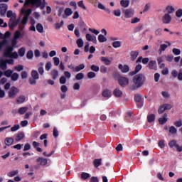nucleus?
<instances>
[{"label": "nucleus", "mask_w": 182, "mask_h": 182, "mask_svg": "<svg viewBox=\"0 0 182 182\" xmlns=\"http://www.w3.org/2000/svg\"><path fill=\"white\" fill-rule=\"evenodd\" d=\"M144 82H146V75L142 73H139L136 75L133 78V85L132 86V90H137V89H140L144 85Z\"/></svg>", "instance_id": "obj_1"}, {"label": "nucleus", "mask_w": 182, "mask_h": 182, "mask_svg": "<svg viewBox=\"0 0 182 182\" xmlns=\"http://www.w3.org/2000/svg\"><path fill=\"white\" fill-rule=\"evenodd\" d=\"M29 5L36 6V8H39L40 6L41 9H45L46 1L45 0H26L24 6H29Z\"/></svg>", "instance_id": "obj_2"}, {"label": "nucleus", "mask_w": 182, "mask_h": 182, "mask_svg": "<svg viewBox=\"0 0 182 182\" xmlns=\"http://www.w3.org/2000/svg\"><path fill=\"white\" fill-rule=\"evenodd\" d=\"M21 14H24L21 23L22 25H26V23H28V21L29 20V16H31V14H32V9H28L27 10L22 9Z\"/></svg>", "instance_id": "obj_3"}, {"label": "nucleus", "mask_w": 182, "mask_h": 182, "mask_svg": "<svg viewBox=\"0 0 182 182\" xmlns=\"http://www.w3.org/2000/svg\"><path fill=\"white\" fill-rule=\"evenodd\" d=\"M21 22V19L16 20V16H13L9 21V28L10 29H14L16 26H18V24Z\"/></svg>", "instance_id": "obj_4"}, {"label": "nucleus", "mask_w": 182, "mask_h": 182, "mask_svg": "<svg viewBox=\"0 0 182 182\" xmlns=\"http://www.w3.org/2000/svg\"><path fill=\"white\" fill-rule=\"evenodd\" d=\"M118 82L122 87H125V86H127V85H129V78L126 77L119 76Z\"/></svg>", "instance_id": "obj_5"}, {"label": "nucleus", "mask_w": 182, "mask_h": 182, "mask_svg": "<svg viewBox=\"0 0 182 182\" xmlns=\"http://www.w3.org/2000/svg\"><path fill=\"white\" fill-rule=\"evenodd\" d=\"M19 93V89L16 87H11L9 92V97L14 99Z\"/></svg>", "instance_id": "obj_6"}, {"label": "nucleus", "mask_w": 182, "mask_h": 182, "mask_svg": "<svg viewBox=\"0 0 182 182\" xmlns=\"http://www.w3.org/2000/svg\"><path fill=\"white\" fill-rule=\"evenodd\" d=\"M12 52H14V47L7 46L4 50L3 56H4V58H11V55L12 54Z\"/></svg>", "instance_id": "obj_7"}, {"label": "nucleus", "mask_w": 182, "mask_h": 182, "mask_svg": "<svg viewBox=\"0 0 182 182\" xmlns=\"http://www.w3.org/2000/svg\"><path fill=\"white\" fill-rule=\"evenodd\" d=\"M8 11V4H0V15L1 16H5V14Z\"/></svg>", "instance_id": "obj_8"}, {"label": "nucleus", "mask_w": 182, "mask_h": 182, "mask_svg": "<svg viewBox=\"0 0 182 182\" xmlns=\"http://www.w3.org/2000/svg\"><path fill=\"white\" fill-rule=\"evenodd\" d=\"M162 22L165 24H168L171 22V16L169 14H165L162 17Z\"/></svg>", "instance_id": "obj_9"}, {"label": "nucleus", "mask_w": 182, "mask_h": 182, "mask_svg": "<svg viewBox=\"0 0 182 182\" xmlns=\"http://www.w3.org/2000/svg\"><path fill=\"white\" fill-rule=\"evenodd\" d=\"M125 18H132L134 15V10L132 9H125L123 11Z\"/></svg>", "instance_id": "obj_10"}, {"label": "nucleus", "mask_w": 182, "mask_h": 182, "mask_svg": "<svg viewBox=\"0 0 182 182\" xmlns=\"http://www.w3.org/2000/svg\"><path fill=\"white\" fill-rule=\"evenodd\" d=\"M118 69H119L122 73H127V72L130 70V68L127 65H122V64L119 65Z\"/></svg>", "instance_id": "obj_11"}, {"label": "nucleus", "mask_w": 182, "mask_h": 182, "mask_svg": "<svg viewBox=\"0 0 182 182\" xmlns=\"http://www.w3.org/2000/svg\"><path fill=\"white\" fill-rule=\"evenodd\" d=\"M148 68L151 70H157V63L156 60H151L148 64Z\"/></svg>", "instance_id": "obj_12"}, {"label": "nucleus", "mask_w": 182, "mask_h": 182, "mask_svg": "<svg viewBox=\"0 0 182 182\" xmlns=\"http://www.w3.org/2000/svg\"><path fill=\"white\" fill-rule=\"evenodd\" d=\"M6 60L4 59H0V69L1 70H6L8 69V65H6Z\"/></svg>", "instance_id": "obj_13"}, {"label": "nucleus", "mask_w": 182, "mask_h": 182, "mask_svg": "<svg viewBox=\"0 0 182 182\" xmlns=\"http://www.w3.org/2000/svg\"><path fill=\"white\" fill-rule=\"evenodd\" d=\"M65 15L63 16V18H66L68 16H70L73 14V11H72V9L70 8H66L64 11Z\"/></svg>", "instance_id": "obj_14"}, {"label": "nucleus", "mask_w": 182, "mask_h": 182, "mask_svg": "<svg viewBox=\"0 0 182 182\" xmlns=\"http://www.w3.org/2000/svg\"><path fill=\"white\" fill-rule=\"evenodd\" d=\"M167 44H161L160 46V48H159V52L160 53H161L162 52H164V50H166V49H167V48H168V46H171V43L168 41L166 42Z\"/></svg>", "instance_id": "obj_15"}, {"label": "nucleus", "mask_w": 182, "mask_h": 182, "mask_svg": "<svg viewBox=\"0 0 182 182\" xmlns=\"http://www.w3.org/2000/svg\"><path fill=\"white\" fill-rule=\"evenodd\" d=\"M25 100H26V97L25 95H20L16 98V102L18 105H22V103H25Z\"/></svg>", "instance_id": "obj_16"}, {"label": "nucleus", "mask_w": 182, "mask_h": 182, "mask_svg": "<svg viewBox=\"0 0 182 182\" xmlns=\"http://www.w3.org/2000/svg\"><path fill=\"white\" fill-rule=\"evenodd\" d=\"M14 138L12 137H6L4 139V143L6 144V146H12V144H14Z\"/></svg>", "instance_id": "obj_17"}, {"label": "nucleus", "mask_w": 182, "mask_h": 182, "mask_svg": "<svg viewBox=\"0 0 182 182\" xmlns=\"http://www.w3.org/2000/svg\"><path fill=\"white\" fill-rule=\"evenodd\" d=\"M38 73L41 76H43V73H45V70L43 69V63H39L38 64Z\"/></svg>", "instance_id": "obj_18"}, {"label": "nucleus", "mask_w": 182, "mask_h": 182, "mask_svg": "<svg viewBox=\"0 0 182 182\" xmlns=\"http://www.w3.org/2000/svg\"><path fill=\"white\" fill-rule=\"evenodd\" d=\"M168 119L167 118V114H164L163 117L159 118V122L161 124H165L167 123Z\"/></svg>", "instance_id": "obj_19"}, {"label": "nucleus", "mask_w": 182, "mask_h": 182, "mask_svg": "<svg viewBox=\"0 0 182 182\" xmlns=\"http://www.w3.org/2000/svg\"><path fill=\"white\" fill-rule=\"evenodd\" d=\"M113 93L115 97H122V96L123 95V92H122V90H120V89L119 88H116L114 90Z\"/></svg>", "instance_id": "obj_20"}, {"label": "nucleus", "mask_w": 182, "mask_h": 182, "mask_svg": "<svg viewBox=\"0 0 182 182\" xmlns=\"http://www.w3.org/2000/svg\"><path fill=\"white\" fill-rule=\"evenodd\" d=\"M25 138V133L23 132H18L16 136V141H21V140H22V139Z\"/></svg>", "instance_id": "obj_21"}, {"label": "nucleus", "mask_w": 182, "mask_h": 182, "mask_svg": "<svg viewBox=\"0 0 182 182\" xmlns=\"http://www.w3.org/2000/svg\"><path fill=\"white\" fill-rule=\"evenodd\" d=\"M101 61H102L105 65L107 66H109V65H112V60H109V58L106 57H101L100 58Z\"/></svg>", "instance_id": "obj_22"}, {"label": "nucleus", "mask_w": 182, "mask_h": 182, "mask_svg": "<svg viewBox=\"0 0 182 182\" xmlns=\"http://www.w3.org/2000/svg\"><path fill=\"white\" fill-rule=\"evenodd\" d=\"M131 60L134 62L135 59H137V56H139V51H131L130 53Z\"/></svg>", "instance_id": "obj_23"}, {"label": "nucleus", "mask_w": 182, "mask_h": 182, "mask_svg": "<svg viewBox=\"0 0 182 182\" xmlns=\"http://www.w3.org/2000/svg\"><path fill=\"white\" fill-rule=\"evenodd\" d=\"M37 163H40L41 166H46L48 164V159L45 158H38Z\"/></svg>", "instance_id": "obj_24"}, {"label": "nucleus", "mask_w": 182, "mask_h": 182, "mask_svg": "<svg viewBox=\"0 0 182 182\" xmlns=\"http://www.w3.org/2000/svg\"><path fill=\"white\" fill-rule=\"evenodd\" d=\"M29 107H20L18 110V113L19 114H25V113H26L28 110Z\"/></svg>", "instance_id": "obj_25"}, {"label": "nucleus", "mask_w": 182, "mask_h": 182, "mask_svg": "<svg viewBox=\"0 0 182 182\" xmlns=\"http://www.w3.org/2000/svg\"><path fill=\"white\" fill-rule=\"evenodd\" d=\"M120 5L123 8H127V7H129V5H130V1L129 0H121Z\"/></svg>", "instance_id": "obj_26"}, {"label": "nucleus", "mask_w": 182, "mask_h": 182, "mask_svg": "<svg viewBox=\"0 0 182 182\" xmlns=\"http://www.w3.org/2000/svg\"><path fill=\"white\" fill-rule=\"evenodd\" d=\"M102 96L104 97H112V91H110L109 90H104V91L102 92Z\"/></svg>", "instance_id": "obj_27"}, {"label": "nucleus", "mask_w": 182, "mask_h": 182, "mask_svg": "<svg viewBox=\"0 0 182 182\" xmlns=\"http://www.w3.org/2000/svg\"><path fill=\"white\" fill-rule=\"evenodd\" d=\"M51 76L53 80H56L58 76H59V72H58V70H53L51 71Z\"/></svg>", "instance_id": "obj_28"}, {"label": "nucleus", "mask_w": 182, "mask_h": 182, "mask_svg": "<svg viewBox=\"0 0 182 182\" xmlns=\"http://www.w3.org/2000/svg\"><path fill=\"white\" fill-rule=\"evenodd\" d=\"M97 8L99 9H102V11H105V12H107V14H110V9L106 8L104 5L102 4V3H98Z\"/></svg>", "instance_id": "obj_29"}, {"label": "nucleus", "mask_w": 182, "mask_h": 182, "mask_svg": "<svg viewBox=\"0 0 182 182\" xmlns=\"http://www.w3.org/2000/svg\"><path fill=\"white\" fill-rule=\"evenodd\" d=\"M156 120V115L154 114H151L147 116V121L149 123H153Z\"/></svg>", "instance_id": "obj_30"}, {"label": "nucleus", "mask_w": 182, "mask_h": 182, "mask_svg": "<svg viewBox=\"0 0 182 182\" xmlns=\"http://www.w3.org/2000/svg\"><path fill=\"white\" fill-rule=\"evenodd\" d=\"M86 39L88 42H94L95 43L97 42L96 38H95L91 34H86Z\"/></svg>", "instance_id": "obj_31"}, {"label": "nucleus", "mask_w": 182, "mask_h": 182, "mask_svg": "<svg viewBox=\"0 0 182 182\" xmlns=\"http://www.w3.org/2000/svg\"><path fill=\"white\" fill-rule=\"evenodd\" d=\"M31 77L34 78V79H39V73H38V71L36 70H33L31 71Z\"/></svg>", "instance_id": "obj_32"}, {"label": "nucleus", "mask_w": 182, "mask_h": 182, "mask_svg": "<svg viewBox=\"0 0 182 182\" xmlns=\"http://www.w3.org/2000/svg\"><path fill=\"white\" fill-rule=\"evenodd\" d=\"M93 165L96 168H97V167H99V166L102 165V159H95L93 161Z\"/></svg>", "instance_id": "obj_33"}, {"label": "nucleus", "mask_w": 182, "mask_h": 182, "mask_svg": "<svg viewBox=\"0 0 182 182\" xmlns=\"http://www.w3.org/2000/svg\"><path fill=\"white\" fill-rule=\"evenodd\" d=\"M18 173H19V171H18V170L11 171L7 173V176L9 177H15V176H18Z\"/></svg>", "instance_id": "obj_34"}, {"label": "nucleus", "mask_w": 182, "mask_h": 182, "mask_svg": "<svg viewBox=\"0 0 182 182\" xmlns=\"http://www.w3.org/2000/svg\"><path fill=\"white\" fill-rule=\"evenodd\" d=\"M36 28L38 32H39L40 33H43V26H42L41 23H37Z\"/></svg>", "instance_id": "obj_35"}, {"label": "nucleus", "mask_w": 182, "mask_h": 182, "mask_svg": "<svg viewBox=\"0 0 182 182\" xmlns=\"http://www.w3.org/2000/svg\"><path fill=\"white\" fill-rule=\"evenodd\" d=\"M85 78V74L82 73H79L75 75L76 80H82Z\"/></svg>", "instance_id": "obj_36"}, {"label": "nucleus", "mask_w": 182, "mask_h": 182, "mask_svg": "<svg viewBox=\"0 0 182 182\" xmlns=\"http://www.w3.org/2000/svg\"><path fill=\"white\" fill-rule=\"evenodd\" d=\"M166 10L167 11L168 13L170 15V14H173L175 11L174 7H173L172 6H168L166 9Z\"/></svg>", "instance_id": "obj_37"}, {"label": "nucleus", "mask_w": 182, "mask_h": 182, "mask_svg": "<svg viewBox=\"0 0 182 182\" xmlns=\"http://www.w3.org/2000/svg\"><path fill=\"white\" fill-rule=\"evenodd\" d=\"M98 41L100 43H103V42H106L107 41V38H106V37H105V36L100 34L98 36Z\"/></svg>", "instance_id": "obj_38"}, {"label": "nucleus", "mask_w": 182, "mask_h": 182, "mask_svg": "<svg viewBox=\"0 0 182 182\" xmlns=\"http://www.w3.org/2000/svg\"><path fill=\"white\" fill-rule=\"evenodd\" d=\"M83 69H85V64H80L75 67V72H80V70H83Z\"/></svg>", "instance_id": "obj_39"}, {"label": "nucleus", "mask_w": 182, "mask_h": 182, "mask_svg": "<svg viewBox=\"0 0 182 182\" xmlns=\"http://www.w3.org/2000/svg\"><path fill=\"white\" fill-rule=\"evenodd\" d=\"M18 38H21V32L19 31H17L14 33V39L13 40V43H14V42L17 41Z\"/></svg>", "instance_id": "obj_40"}, {"label": "nucleus", "mask_w": 182, "mask_h": 182, "mask_svg": "<svg viewBox=\"0 0 182 182\" xmlns=\"http://www.w3.org/2000/svg\"><path fill=\"white\" fill-rule=\"evenodd\" d=\"M169 133L170 134H176L177 133V129L174 126H171L169 128Z\"/></svg>", "instance_id": "obj_41"}, {"label": "nucleus", "mask_w": 182, "mask_h": 182, "mask_svg": "<svg viewBox=\"0 0 182 182\" xmlns=\"http://www.w3.org/2000/svg\"><path fill=\"white\" fill-rule=\"evenodd\" d=\"M25 48H21L20 49H18V55L19 56H21V58H23V56H25Z\"/></svg>", "instance_id": "obj_42"}, {"label": "nucleus", "mask_w": 182, "mask_h": 182, "mask_svg": "<svg viewBox=\"0 0 182 182\" xmlns=\"http://www.w3.org/2000/svg\"><path fill=\"white\" fill-rule=\"evenodd\" d=\"M164 112H166V108L164 107V105H162L159 107V109H158V113L159 114H163Z\"/></svg>", "instance_id": "obj_43"}, {"label": "nucleus", "mask_w": 182, "mask_h": 182, "mask_svg": "<svg viewBox=\"0 0 182 182\" xmlns=\"http://www.w3.org/2000/svg\"><path fill=\"white\" fill-rule=\"evenodd\" d=\"M134 100L135 102L140 103L141 102V95H140L139 94H136L134 95Z\"/></svg>", "instance_id": "obj_44"}, {"label": "nucleus", "mask_w": 182, "mask_h": 182, "mask_svg": "<svg viewBox=\"0 0 182 182\" xmlns=\"http://www.w3.org/2000/svg\"><path fill=\"white\" fill-rule=\"evenodd\" d=\"M112 46H113V48H120V46H122V42H120V41H114L112 43Z\"/></svg>", "instance_id": "obj_45"}, {"label": "nucleus", "mask_w": 182, "mask_h": 182, "mask_svg": "<svg viewBox=\"0 0 182 182\" xmlns=\"http://www.w3.org/2000/svg\"><path fill=\"white\" fill-rule=\"evenodd\" d=\"M12 73H14L12 70H7L4 72V76H6V77H11V76H12Z\"/></svg>", "instance_id": "obj_46"}, {"label": "nucleus", "mask_w": 182, "mask_h": 182, "mask_svg": "<svg viewBox=\"0 0 182 182\" xmlns=\"http://www.w3.org/2000/svg\"><path fill=\"white\" fill-rule=\"evenodd\" d=\"M76 43H77L78 48H83L84 43H83V40L82 38L77 39Z\"/></svg>", "instance_id": "obj_47"}, {"label": "nucleus", "mask_w": 182, "mask_h": 182, "mask_svg": "<svg viewBox=\"0 0 182 182\" xmlns=\"http://www.w3.org/2000/svg\"><path fill=\"white\" fill-rule=\"evenodd\" d=\"M26 58L27 59H32V58H33V51H32V50H30L27 52Z\"/></svg>", "instance_id": "obj_48"}, {"label": "nucleus", "mask_w": 182, "mask_h": 182, "mask_svg": "<svg viewBox=\"0 0 182 182\" xmlns=\"http://www.w3.org/2000/svg\"><path fill=\"white\" fill-rule=\"evenodd\" d=\"M19 77V75L16 73H14L11 75V80H13V82H16V80L18 79Z\"/></svg>", "instance_id": "obj_49"}, {"label": "nucleus", "mask_w": 182, "mask_h": 182, "mask_svg": "<svg viewBox=\"0 0 182 182\" xmlns=\"http://www.w3.org/2000/svg\"><path fill=\"white\" fill-rule=\"evenodd\" d=\"M90 69L93 70V72H99V70H100V68L96 65H91Z\"/></svg>", "instance_id": "obj_50"}, {"label": "nucleus", "mask_w": 182, "mask_h": 182, "mask_svg": "<svg viewBox=\"0 0 182 182\" xmlns=\"http://www.w3.org/2000/svg\"><path fill=\"white\" fill-rule=\"evenodd\" d=\"M16 16V14H14V11H12L11 10H9L7 11V14H6V16L7 18H12V16Z\"/></svg>", "instance_id": "obj_51"}, {"label": "nucleus", "mask_w": 182, "mask_h": 182, "mask_svg": "<svg viewBox=\"0 0 182 182\" xmlns=\"http://www.w3.org/2000/svg\"><path fill=\"white\" fill-rule=\"evenodd\" d=\"M36 80H38L36 78H33V77H31L29 78L28 82L31 85H36Z\"/></svg>", "instance_id": "obj_52"}, {"label": "nucleus", "mask_w": 182, "mask_h": 182, "mask_svg": "<svg viewBox=\"0 0 182 182\" xmlns=\"http://www.w3.org/2000/svg\"><path fill=\"white\" fill-rule=\"evenodd\" d=\"M87 76L88 79H93L94 77H96V73L94 72H89Z\"/></svg>", "instance_id": "obj_53"}, {"label": "nucleus", "mask_w": 182, "mask_h": 182, "mask_svg": "<svg viewBox=\"0 0 182 182\" xmlns=\"http://www.w3.org/2000/svg\"><path fill=\"white\" fill-rule=\"evenodd\" d=\"M89 177H90V174L87 173H82L81 174V178H83V180H86L87 178H89Z\"/></svg>", "instance_id": "obj_54"}, {"label": "nucleus", "mask_w": 182, "mask_h": 182, "mask_svg": "<svg viewBox=\"0 0 182 182\" xmlns=\"http://www.w3.org/2000/svg\"><path fill=\"white\" fill-rule=\"evenodd\" d=\"M53 60L55 66H59V64L60 63V59H59L58 57H54Z\"/></svg>", "instance_id": "obj_55"}, {"label": "nucleus", "mask_w": 182, "mask_h": 182, "mask_svg": "<svg viewBox=\"0 0 182 182\" xmlns=\"http://www.w3.org/2000/svg\"><path fill=\"white\" fill-rule=\"evenodd\" d=\"M168 145H169V146L171 147V148H173V147H176V146H177L178 145V144H177V141H176V140H172V141H171L169 143H168Z\"/></svg>", "instance_id": "obj_56"}, {"label": "nucleus", "mask_w": 182, "mask_h": 182, "mask_svg": "<svg viewBox=\"0 0 182 182\" xmlns=\"http://www.w3.org/2000/svg\"><path fill=\"white\" fill-rule=\"evenodd\" d=\"M77 5L80 8H82V9L86 10V6H85V4H83V1H80L77 3Z\"/></svg>", "instance_id": "obj_57"}, {"label": "nucleus", "mask_w": 182, "mask_h": 182, "mask_svg": "<svg viewBox=\"0 0 182 182\" xmlns=\"http://www.w3.org/2000/svg\"><path fill=\"white\" fill-rule=\"evenodd\" d=\"M60 85H65V83H66V77L61 76L60 77Z\"/></svg>", "instance_id": "obj_58"}, {"label": "nucleus", "mask_w": 182, "mask_h": 182, "mask_svg": "<svg viewBox=\"0 0 182 182\" xmlns=\"http://www.w3.org/2000/svg\"><path fill=\"white\" fill-rule=\"evenodd\" d=\"M55 29H60L62 26H63V21H62L60 23H57L55 24Z\"/></svg>", "instance_id": "obj_59"}, {"label": "nucleus", "mask_w": 182, "mask_h": 182, "mask_svg": "<svg viewBox=\"0 0 182 182\" xmlns=\"http://www.w3.org/2000/svg\"><path fill=\"white\" fill-rule=\"evenodd\" d=\"M100 73H107V68H106L105 65H102L100 67Z\"/></svg>", "instance_id": "obj_60"}, {"label": "nucleus", "mask_w": 182, "mask_h": 182, "mask_svg": "<svg viewBox=\"0 0 182 182\" xmlns=\"http://www.w3.org/2000/svg\"><path fill=\"white\" fill-rule=\"evenodd\" d=\"M176 15L177 18H181V16H182V9H178L176 12Z\"/></svg>", "instance_id": "obj_61"}, {"label": "nucleus", "mask_w": 182, "mask_h": 182, "mask_svg": "<svg viewBox=\"0 0 182 182\" xmlns=\"http://www.w3.org/2000/svg\"><path fill=\"white\" fill-rule=\"evenodd\" d=\"M113 14L114 16H120L122 15V12L120 11V9L114 10L113 11Z\"/></svg>", "instance_id": "obj_62"}, {"label": "nucleus", "mask_w": 182, "mask_h": 182, "mask_svg": "<svg viewBox=\"0 0 182 182\" xmlns=\"http://www.w3.org/2000/svg\"><path fill=\"white\" fill-rule=\"evenodd\" d=\"M174 125L176 126V127H181V126H182V121L181 120L176 121L174 122Z\"/></svg>", "instance_id": "obj_63"}, {"label": "nucleus", "mask_w": 182, "mask_h": 182, "mask_svg": "<svg viewBox=\"0 0 182 182\" xmlns=\"http://www.w3.org/2000/svg\"><path fill=\"white\" fill-rule=\"evenodd\" d=\"M19 127H20L19 124H16L11 128V130L12 132H16V130H19Z\"/></svg>", "instance_id": "obj_64"}]
</instances>
